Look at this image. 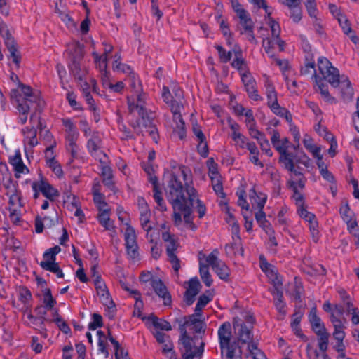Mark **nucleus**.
Here are the masks:
<instances>
[{
	"instance_id": "f3484780",
	"label": "nucleus",
	"mask_w": 359,
	"mask_h": 359,
	"mask_svg": "<svg viewBox=\"0 0 359 359\" xmlns=\"http://www.w3.org/2000/svg\"><path fill=\"white\" fill-rule=\"evenodd\" d=\"M135 95L136 97V102H135L134 100H132L131 98H128L129 111L130 112L137 111L140 118H145L147 116H149L147 111L144 107L146 95L144 93H139L135 94Z\"/></svg>"
},
{
	"instance_id": "f704fd0d",
	"label": "nucleus",
	"mask_w": 359,
	"mask_h": 359,
	"mask_svg": "<svg viewBox=\"0 0 359 359\" xmlns=\"http://www.w3.org/2000/svg\"><path fill=\"white\" fill-rule=\"evenodd\" d=\"M234 60L231 63L233 67L240 71L241 74L243 72H247L246 64L243 57L242 52L240 50H233Z\"/></svg>"
},
{
	"instance_id": "9d476101",
	"label": "nucleus",
	"mask_w": 359,
	"mask_h": 359,
	"mask_svg": "<svg viewBox=\"0 0 359 359\" xmlns=\"http://www.w3.org/2000/svg\"><path fill=\"white\" fill-rule=\"evenodd\" d=\"M236 15L239 18L241 34H245L250 43L255 42V38L253 34V22L250 18L249 13L243 9L236 12Z\"/></svg>"
},
{
	"instance_id": "58836bf2",
	"label": "nucleus",
	"mask_w": 359,
	"mask_h": 359,
	"mask_svg": "<svg viewBox=\"0 0 359 359\" xmlns=\"http://www.w3.org/2000/svg\"><path fill=\"white\" fill-rule=\"evenodd\" d=\"M69 69L72 74L76 80H78V81H82V80L85 79V76L87 74L86 69H81L80 64L76 61L72 62V64L69 65Z\"/></svg>"
},
{
	"instance_id": "6e6552de",
	"label": "nucleus",
	"mask_w": 359,
	"mask_h": 359,
	"mask_svg": "<svg viewBox=\"0 0 359 359\" xmlns=\"http://www.w3.org/2000/svg\"><path fill=\"white\" fill-rule=\"evenodd\" d=\"M318 67L323 80L327 81L333 87H338L339 72L326 57H320L318 59Z\"/></svg>"
},
{
	"instance_id": "412c9836",
	"label": "nucleus",
	"mask_w": 359,
	"mask_h": 359,
	"mask_svg": "<svg viewBox=\"0 0 359 359\" xmlns=\"http://www.w3.org/2000/svg\"><path fill=\"white\" fill-rule=\"evenodd\" d=\"M206 255L203 254L202 252H200L198 254L199 259V272L201 278L203 282L207 287H210L212 283V279L211 278V275L209 272V266L210 264L206 262L203 263V259L205 260Z\"/></svg>"
},
{
	"instance_id": "c756f323",
	"label": "nucleus",
	"mask_w": 359,
	"mask_h": 359,
	"mask_svg": "<svg viewBox=\"0 0 359 359\" xmlns=\"http://www.w3.org/2000/svg\"><path fill=\"white\" fill-rule=\"evenodd\" d=\"M10 163L13 167L15 172V176L17 178H20L21 174H25L28 172V169L23 163L20 155H15L11 158Z\"/></svg>"
},
{
	"instance_id": "680f3d73",
	"label": "nucleus",
	"mask_w": 359,
	"mask_h": 359,
	"mask_svg": "<svg viewBox=\"0 0 359 359\" xmlns=\"http://www.w3.org/2000/svg\"><path fill=\"white\" fill-rule=\"evenodd\" d=\"M300 73L302 75H312V79L314 80V75H317L315 69L314 61L306 62L303 67H302Z\"/></svg>"
},
{
	"instance_id": "7c9ffc66",
	"label": "nucleus",
	"mask_w": 359,
	"mask_h": 359,
	"mask_svg": "<svg viewBox=\"0 0 359 359\" xmlns=\"http://www.w3.org/2000/svg\"><path fill=\"white\" fill-rule=\"evenodd\" d=\"M250 199L252 207L256 206V208L259 210L264 208L267 196L262 193L257 194L254 189H252L250 190Z\"/></svg>"
},
{
	"instance_id": "5701e85b",
	"label": "nucleus",
	"mask_w": 359,
	"mask_h": 359,
	"mask_svg": "<svg viewBox=\"0 0 359 359\" xmlns=\"http://www.w3.org/2000/svg\"><path fill=\"white\" fill-rule=\"evenodd\" d=\"M61 249L58 245H55L53 248H49L43 253V260L40 262L41 267L47 270V266H45L48 264L49 266H52L53 264H56L55 262L56 255L60 252Z\"/></svg>"
},
{
	"instance_id": "9b49d317",
	"label": "nucleus",
	"mask_w": 359,
	"mask_h": 359,
	"mask_svg": "<svg viewBox=\"0 0 359 359\" xmlns=\"http://www.w3.org/2000/svg\"><path fill=\"white\" fill-rule=\"evenodd\" d=\"M125 245L128 257L132 259L138 257V245L135 229L128 226L124 233Z\"/></svg>"
},
{
	"instance_id": "2f4dec72",
	"label": "nucleus",
	"mask_w": 359,
	"mask_h": 359,
	"mask_svg": "<svg viewBox=\"0 0 359 359\" xmlns=\"http://www.w3.org/2000/svg\"><path fill=\"white\" fill-rule=\"evenodd\" d=\"M314 82L316 83L321 95L328 102H335V99L332 97L328 91L327 86L324 83V81L318 75H314Z\"/></svg>"
},
{
	"instance_id": "393cba45",
	"label": "nucleus",
	"mask_w": 359,
	"mask_h": 359,
	"mask_svg": "<svg viewBox=\"0 0 359 359\" xmlns=\"http://www.w3.org/2000/svg\"><path fill=\"white\" fill-rule=\"evenodd\" d=\"M226 253L228 256H233L239 255H243L244 250L242 246L241 240L239 236L237 238L233 236V242L225 246Z\"/></svg>"
},
{
	"instance_id": "dca6fc26",
	"label": "nucleus",
	"mask_w": 359,
	"mask_h": 359,
	"mask_svg": "<svg viewBox=\"0 0 359 359\" xmlns=\"http://www.w3.org/2000/svg\"><path fill=\"white\" fill-rule=\"evenodd\" d=\"M297 212L301 218L304 219L306 222L309 223V229L311 233V236L313 241L316 243L318 241V222L316 219L315 215L307 211L305 209L304 206L298 208Z\"/></svg>"
},
{
	"instance_id": "39448f33",
	"label": "nucleus",
	"mask_w": 359,
	"mask_h": 359,
	"mask_svg": "<svg viewBox=\"0 0 359 359\" xmlns=\"http://www.w3.org/2000/svg\"><path fill=\"white\" fill-rule=\"evenodd\" d=\"M175 97H173L174 103L171 104V111L173 114L174 131L176 132L180 139H183L186 134L185 123L182 118L180 111L182 107L181 102L183 98V93L179 88H175L173 90Z\"/></svg>"
},
{
	"instance_id": "8fccbe9b",
	"label": "nucleus",
	"mask_w": 359,
	"mask_h": 359,
	"mask_svg": "<svg viewBox=\"0 0 359 359\" xmlns=\"http://www.w3.org/2000/svg\"><path fill=\"white\" fill-rule=\"evenodd\" d=\"M7 196H9V208H17L20 209L23 207L21 200V194L18 189L15 190V193L9 194Z\"/></svg>"
},
{
	"instance_id": "72a5a7b5",
	"label": "nucleus",
	"mask_w": 359,
	"mask_h": 359,
	"mask_svg": "<svg viewBox=\"0 0 359 359\" xmlns=\"http://www.w3.org/2000/svg\"><path fill=\"white\" fill-rule=\"evenodd\" d=\"M338 21L344 34L351 39V41L353 43L356 44L358 41V38L353 34L351 24L346 19V16L341 15L338 18Z\"/></svg>"
},
{
	"instance_id": "bf43d9fd",
	"label": "nucleus",
	"mask_w": 359,
	"mask_h": 359,
	"mask_svg": "<svg viewBox=\"0 0 359 359\" xmlns=\"http://www.w3.org/2000/svg\"><path fill=\"white\" fill-rule=\"evenodd\" d=\"M112 69L114 72L124 74L127 76L134 73L133 68L130 65L122 62L112 65Z\"/></svg>"
},
{
	"instance_id": "a211bd4d",
	"label": "nucleus",
	"mask_w": 359,
	"mask_h": 359,
	"mask_svg": "<svg viewBox=\"0 0 359 359\" xmlns=\"http://www.w3.org/2000/svg\"><path fill=\"white\" fill-rule=\"evenodd\" d=\"M241 80L249 97L255 101L260 100L262 97L257 93L256 81L251 74L249 72L242 73Z\"/></svg>"
},
{
	"instance_id": "774afa93",
	"label": "nucleus",
	"mask_w": 359,
	"mask_h": 359,
	"mask_svg": "<svg viewBox=\"0 0 359 359\" xmlns=\"http://www.w3.org/2000/svg\"><path fill=\"white\" fill-rule=\"evenodd\" d=\"M258 142L260 145L261 149L264 152H265V154L268 156H271L273 155V152L270 149L269 141L267 140L264 135H261V137L259 140Z\"/></svg>"
},
{
	"instance_id": "de8ad7c7",
	"label": "nucleus",
	"mask_w": 359,
	"mask_h": 359,
	"mask_svg": "<svg viewBox=\"0 0 359 359\" xmlns=\"http://www.w3.org/2000/svg\"><path fill=\"white\" fill-rule=\"evenodd\" d=\"M97 294L100 298V301L103 304V305L106 306L109 309L114 308L115 306V304L113 302L107 288L104 290L97 292Z\"/></svg>"
},
{
	"instance_id": "864d4df0",
	"label": "nucleus",
	"mask_w": 359,
	"mask_h": 359,
	"mask_svg": "<svg viewBox=\"0 0 359 359\" xmlns=\"http://www.w3.org/2000/svg\"><path fill=\"white\" fill-rule=\"evenodd\" d=\"M67 53L70 55L72 62L79 61L83 57V50L81 46H71V48L67 50Z\"/></svg>"
},
{
	"instance_id": "423d86ee",
	"label": "nucleus",
	"mask_w": 359,
	"mask_h": 359,
	"mask_svg": "<svg viewBox=\"0 0 359 359\" xmlns=\"http://www.w3.org/2000/svg\"><path fill=\"white\" fill-rule=\"evenodd\" d=\"M162 239L165 243L166 254L169 262L172 264L174 271L177 273L180 268V262L175 254L180 247L177 238L169 231L162 233Z\"/></svg>"
},
{
	"instance_id": "a18cd8bd",
	"label": "nucleus",
	"mask_w": 359,
	"mask_h": 359,
	"mask_svg": "<svg viewBox=\"0 0 359 359\" xmlns=\"http://www.w3.org/2000/svg\"><path fill=\"white\" fill-rule=\"evenodd\" d=\"M303 143L305 148L313 154V157L320 153L321 148L313 144V140L309 135H304Z\"/></svg>"
},
{
	"instance_id": "0eeeda50",
	"label": "nucleus",
	"mask_w": 359,
	"mask_h": 359,
	"mask_svg": "<svg viewBox=\"0 0 359 359\" xmlns=\"http://www.w3.org/2000/svg\"><path fill=\"white\" fill-rule=\"evenodd\" d=\"M280 154V162L283 165L286 170L290 172V180L298 178L299 187L301 189H303L305 187L306 179L304 175L302 168L300 166H297V169H296L294 158L292 154L287 151Z\"/></svg>"
},
{
	"instance_id": "c85d7f7f",
	"label": "nucleus",
	"mask_w": 359,
	"mask_h": 359,
	"mask_svg": "<svg viewBox=\"0 0 359 359\" xmlns=\"http://www.w3.org/2000/svg\"><path fill=\"white\" fill-rule=\"evenodd\" d=\"M149 182L153 185V192H154V198L156 203L158 204V207L161 210H165L166 207L165 205V203L163 201V197H162V193L159 190L158 184V179L156 177H151L149 178Z\"/></svg>"
},
{
	"instance_id": "0e129e2a",
	"label": "nucleus",
	"mask_w": 359,
	"mask_h": 359,
	"mask_svg": "<svg viewBox=\"0 0 359 359\" xmlns=\"http://www.w3.org/2000/svg\"><path fill=\"white\" fill-rule=\"evenodd\" d=\"M348 312L352 314L351 321L354 325L359 323V310L357 308L353 307V304L350 302L346 303Z\"/></svg>"
},
{
	"instance_id": "c9c22d12",
	"label": "nucleus",
	"mask_w": 359,
	"mask_h": 359,
	"mask_svg": "<svg viewBox=\"0 0 359 359\" xmlns=\"http://www.w3.org/2000/svg\"><path fill=\"white\" fill-rule=\"evenodd\" d=\"M309 319L314 332H318V330L326 329L324 324L322 323L321 319L317 316L316 308L311 309L309 316Z\"/></svg>"
},
{
	"instance_id": "49530a36",
	"label": "nucleus",
	"mask_w": 359,
	"mask_h": 359,
	"mask_svg": "<svg viewBox=\"0 0 359 359\" xmlns=\"http://www.w3.org/2000/svg\"><path fill=\"white\" fill-rule=\"evenodd\" d=\"M340 214L343 220L347 224L355 221L354 219V213L351 210L348 203L346 202L340 208Z\"/></svg>"
},
{
	"instance_id": "f03ea898",
	"label": "nucleus",
	"mask_w": 359,
	"mask_h": 359,
	"mask_svg": "<svg viewBox=\"0 0 359 359\" xmlns=\"http://www.w3.org/2000/svg\"><path fill=\"white\" fill-rule=\"evenodd\" d=\"M11 99L13 103L16 104L20 114L18 122L22 125L26 123L27 114L32 107L34 106L36 110H40L43 106V101L41 98L39 91L23 83H20L18 88L11 90Z\"/></svg>"
},
{
	"instance_id": "37998d69",
	"label": "nucleus",
	"mask_w": 359,
	"mask_h": 359,
	"mask_svg": "<svg viewBox=\"0 0 359 359\" xmlns=\"http://www.w3.org/2000/svg\"><path fill=\"white\" fill-rule=\"evenodd\" d=\"M268 24L271 28L272 36L276 39V45H283V41L279 38L280 27L278 22L275 21L272 18H269Z\"/></svg>"
},
{
	"instance_id": "09e8293b",
	"label": "nucleus",
	"mask_w": 359,
	"mask_h": 359,
	"mask_svg": "<svg viewBox=\"0 0 359 359\" xmlns=\"http://www.w3.org/2000/svg\"><path fill=\"white\" fill-rule=\"evenodd\" d=\"M97 69H99L100 74H106L107 71V59L99 55L97 53H93Z\"/></svg>"
},
{
	"instance_id": "b1692460",
	"label": "nucleus",
	"mask_w": 359,
	"mask_h": 359,
	"mask_svg": "<svg viewBox=\"0 0 359 359\" xmlns=\"http://www.w3.org/2000/svg\"><path fill=\"white\" fill-rule=\"evenodd\" d=\"M344 100H350L353 95V89L348 78L345 75L339 76V86Z\"/></svg>"
},
{
	"instance_id": "473e14b6",
	"label": "nucleus",
	"mask_w": 359,
	"mask_h": 359,
	"mask_svg": "<svg viewBox=\"0 0 359 359\" xmlns=\"http://www.w3.org/2000/svg\"><path fill=\"white\" fill-rule=\"evenodd\" d=\"M317 335L318 346L320 351H327L329 345L330 334L326 329L318 330L315 332Z\"/></svg>"
},
{
	"instance_id": "ea45409f",
	"label": "nucleus",
	"mask_w": 359,
	"mask_h": 359,
	"mask_svg": "<svg viewBox=\"0 0 359 359\" xmlns=\"http://www.w3.org/2000/svg\"><path fill=\"white\" fill-rule=\"evenodd\" d=\"M262 269L266 273V276L271 280L272 283L276 285H280L282 284L281 280L278 276L277 272L273 269V267L267 263L264 265L261 266Z\"/></svg>"
},
{
	"instance_id": "1a4fd4ad",
	"label": "nucleus",
	"mask_w": 359,
	"mask_h": 359,
	"mask_svg": "<svg viewBox=\"0 0 359 359\" xmlns=\"http://www.w3.org/2000/svg\"><path fill=\"white\" fill-rule=\"evenodd\" d=\"M219 251L215 249L212 252L206 256L205 262L212 267L219 278L224 280H228L230 275V269L227 265L218 258Z\"/></svg>"
},
{
	"instance_id": "603ef678",
	"label": "nucleus",
	"mask_w": 359,
	"mask_h": 359,
	"mask_svg": "<svg viewBox=\"0 0 359 359\" xmlns=\"http://www.w3.org/2000/svg\"><path fill=\"white\" fill-rule=\"evenodd\" d=\"M127 80L129 81L130 87L135 94L142 92L141 83L135 72L127 76Z\"/></svg>"
},
{
	"instance_id": "bb28decb",
	"label": "nucleus",
	"mask_w": 359,
	"mask_h": 359,
	"mask_svg": "<svg viewBox=\"0 0 359 359\" xmlns=\"http://www.w3.org/2000/svg\"><path fill=\"white\" fill-rule=\"evenodd\" d=\"M264 86L266 88V94L267 97V104L269 107H271L273 105L278 104L277 93L272 82L268 77L266 78L264 82Z\"/></svg>"
},
{
	"instance_id": "6ab92c4d",
	"label": "nucleus",
	"mask_w": 359,
	"mask_h": 359,
	"mask_svg": "<svg viewBox=\"0 0 359 359\" xmlns=\"http://www.w3.org/2000/svg\"><path fill=\"white\" fill-rule=\"evenodd\" d=\"M32 187V189L39 188L43 195L51 201L59 196L58 191L55 189L49 183L42 180L33 182Z\"/></svg>"
},
{
	"instance_id": "ddd939ff",
	"label": "nucleus",
	"mask_w": 359,
	"mask_h": 359,
	"mask_svg": "<svg viewBox=\"0 0 359 359\" xmlns=\"http://www.w3.org/2000/svg\"><path fill=\"white\" fill-rule=\"evenodd\" d=\"M87 147L90 154L100 163H107V156L101 151V137L97 133H94L88 140Z\"/></svg>"
},
{
	"instance_id": "052dcab7",
	"label": "nucleus",
	"mask_w": 359,
	"mask_h": 359,
	"mask_svg": "<svg viewBox=\"0 0 359 359\" xmlns=\"http://www.w3.org/2000/svg\"><path fill=\"white\" fill-rule=\"evenodd\" d=\"M43 302L48 309H52L56 304V300L53 297L51 291L48 288L44 290Z\"/></svg>"
},
{
	"instance_id": "a878e982",
	"label": "nucleus",
	"mask_w": 359,
	"mask_h": 359,
	"mask_svg": "<svg viewBox=\"0 0 359 359\" xmlns=\"http://www.w3.org/2000/svg\"><path fill=\"white\" fill-rule=\"evenodd\" d=\"M287 6L292 11L290 17L294 22H298L302 19V9L300 8L301 0H288L283 4Z\"/></svg>"
},
{
	"instance_id": "4d7b16f0",
	"label": "nucleus",
	"mask_w": 359,
	"mask_h": 359,
	"mask_svg": "<svg viewBox=\"0 0 359 359\" xmlns=\"http://www.w3.org/2000/svg\"><path fill=\"white\" fill-rule=\"evenodd\" d=\"M248 351L253 359H266V355L257 348L255 342H252L248 345Z\"/></svg>"
},
{
	"instance_id": "cd10ccee",
	"label": "nucleus",
	"mask_w": 359,
	"mask_h": 359,
	"mask_svg": "<svg viewBox=\"0 0 359 359\" xmlns=\"http://www.w3.org/2000/svg\"><path fill=\"white\" fill-rule=\"evenodd\" d=\"M287 184L293 191L292 198L296 202L297 209L304 206L303 195L298 190V188H300L298 184V178L289 180Z\"/></svg>"
},
{
	"instance_id": "4be33fe9",
	"label": "nucleus",
	"mask_w": 359,
	"mask_h": 359,
	"mask_svg": "<svg viewBox=\"0 0 359 359\" xmlns=\"http://www.w3.org/2000/svg\"><path fill=\"white\" fill-rule=\"evenodd\" d=\"M151 286L155 292L163 299L165 305H170L171 303V297L168 292L167 288L159 278L151 280Z\"/></svg>"
},
{
	"instance_id": "69168bd1",
	"label": "nucleus",
	"mask_w": 359,
	"mask_h": 359,
	"mask_svg": "<svg viewBox=\"0 0 359 359\" xmlns=\"http://www.w3.org/2000/svg\"><path fill=\"white\" fill-rule=\"evenodd\" d=\"M151 213L147 215H140V221L142 226V228L149 233V231L152 229V226L151 224ZM149 234L147 235L148 237Z\"/></svg>"
},
{
	"instance_id": "79ce46f5",
	"label": "nucleus",
	"mask_w": 359,
	"mask_h": 359,
	"mask_svg": "<svg viewBox=\"0 0 359 359\" xmlns=\"http://www.w3.org/2000/svg\"><path fill=\"white\" fill-rule=\"evenodd\" d=\"M346 319L343 318V320L341 322H337L333 325L334 327V332L333 337L336 340H341L345 338V332L344 329L346 328Z\"/></svg>"
},
{
	"instance_id": "338daca9",
	"label": "nucleus",
	"mask_w": 359,
	"mask_h": 359,
	"mask_svg": "<svg viewBox=\"0 0 359 359\" xmlns=\"http://www.w3.org/2000/svg\"><path fill=\"white\" fill-rule=\"evenodd\" d=\"M8 49L10 53V57L12 59L13 62L16 65V66L19 67L21 60L20 53L16 48V46H8Z\"/></svg>"
},
{
	"instance_id": "4468645a",
	"label": "nucleus",
	"mask_w": 359,
	"mask_h": 359,
	"mask_svg": "<svg viewBox=\"0 0 359 359\" xmlns=\"http://www.w3.org/2000/svg\"><path fill=\"white\" fill-rule=\"evenodd\" d=\"M29 123V126H25L22 129L21 133L23 135V143L25 147L32 149L39 144L37 130L34 126V115L30 116Z\"/></svg>"
},
{
	"instance_id": "c03bdc74",
	"label": "nucleus",
	"mask_w": 359,
	"mask_h": 359,
	"mask_svg": "<svg viewBox=\"0 0 359 359\" xmlns=\"http://www.w3.org/2000/svg\"><path fill=\"white\" fill-rule=\"evenodd\" d=\"M109 339L111 343L114 345L115 348V357L116 359H130L128 356V353L126 352L121 346L119 343L111 336L110 332H109Z\"/></svg>"
},
{
	"instance_id": "20e7f679",
	"label": "nucleus",
	"mask_w": 359,
	"mask_h": 359,
	"mask_svg": "<svg viewBox=\"0 0 359 359\" xmlns=\"http://www.w3.org/2000/svg\"><path fill=\"white\" fill-rule=\"evenodd\" d=\"M180 343L182 345L183 359H201L204 351L205 343L199 341L197 337L191 338L184 328H181Z\"/></svg>"
},
{
	"instance_id": "3c124183",
	"label": "nucleus",
	"mask_w": 359,
	"mask_h": 359,
	"mask_svg": "<svg viewBox=\"0 0 359 359\" xmlns=\"http://www.w3.org/2000/svg\"><path fill=\"white\" fill-rule=\"evenodd\" d=\"M270 109L276 115L284 117L288 122L292 121L291 114L285 108L280 107L278 103L270 107Z\"/></svg>"
},
{
	"instance_id": "13d9d810",
	"label": "nucleus",
	"mask_w": 359,
	"mask_h": 359,
	"mask_svg": "<svg viewBox=\"0 0 359 359\" xmlns=\"http://www.w3.org/2000/svg\"><path fill=\"white\" fill-rule=\"evenodd\" d=\"M27 319H29L31 321V323L33 325L39 326L40 327L42 328L43 332H41V334L46 338V330L43 328L41 325H43L45 321H48V320H47L44 316H42L39 318L34 317L31 313H28L27 314ZM49 322H51V320H49Z\"/></svg>"
},
{
	"instance_id": "f8f14e48",
	"label": "nucleus",
	"mask_w": 359,
	"mask_h": 359,
	"mask_svg": "<svg viewBox=\"0 0 359 359\" xmlns=\"http://www.w3.org/2000/svg\"><path fill=\"white\" fill-rule=\"evenodd\" d=\"M137 134L144 135L145 133H148L155 142H157L158 135L157 128L153 124L151 119L147 116L145 118H140L137 121V126H133Z\"/></svg>"
},
{
	"instance_id": "a19ab883",
	"label": "nucleus",
	"mask_w": 359,
	"mask_h": 359,
	"mask_svg": "<svg viewBox=\"0 0 359 359\" xmlns=\"http://www.w3.org/2000/svg\"><path fill=\"white\" fill-rule=\"evenodd\" d=\"M110 210L100 211L97 215L100 224L105 229V230H111L114 228L113 222L109 217Z\"/></svg>"
},
{
	"instance_id": "7ed1b4c3",
	"label": "nucleus",
	"mask_w": 359,
	"mask_h": 359,
	"mask_svg": "<svg viewBox=\"0 0 359 359\" xmlns=\"http://www.w3.org/2000/svg\"><path fill=\"white\" fill-rule=\"evenodd\" d=\"M218 337L222 353H225L228 359H241L242 351L236 342H231V325L230 323H224L218 330Z\"/></svg>"
},
{
	"instance_id": "2eb2a0df",
	"label": "nucleus",
	"mask_w": 359,
	"mask_h": 359,
	"mask_svg": "<svg viewBox=\"0 0 359 359\" xmlns=\"http://www.w3.org/2000/svg\"><path fill=\"white\" fill-rule=\"evenodd\" d=\"M233 326L235 330L237 331L238 339L241 343L248 344L249 345L250 343L253 342L251 332L252 326H247L238 318H234Z\"/></svg>"
},
{
	"instance_id": "e2e57ef3",
	"label": "nucleus",
	"mask_w": 359,
	"mask_h": 359,
	"mask_svg": "<svg viewBox=\"0 0 359 359\" xmlns=\"http://www.w3.org/2000/svg\"><path fill=\"white\" fill-rule=\"evenodd\" d=\"M219 27L222 34L226 38L227 45H231V32L228 24L222 19L219 22Z\"/></svg>"
},
{
	"instance_id": "6e6d98bb",
	"label": "nucleus",
	"mask_w": 359,
	"mask_h": 359,
	"mask_svg": "<svg viewBox=\"0 0 359 359\" xmlns=\"http://www.w3.org/2000/svg\"><path fill=\"white\" fill-rule=\"evenodd\" d=\"M63 124L65 127L66 137H79V132L69 119L63 120Z\"/></svg>"
},
{
	"instance_id": "5fc2aeb1",
	"label": "nucleus",
	"mask_w": 359,
	"mask_h": 359,
	"mask_svg": "<svg viewBox=\"0 0 359 359\" xmlns=\"http://www.w3.org/2000/svg\"><path fill=\"white\" fill-rule=\"evenodd\" d=\"M149 319L151 320L153 325L157 328L166 331H169L172 329L170 323L165 320L158 318L154 316H149Z\"/></svg>"
},
{
	"instance_id": "e433bc0d",
	"label": "nucleus",
	"mask_w": 359,
	"mask_h": 359,
	"mask_svg": "<svg viewBox=\"0 0 359 359\" xmlns=\"http://www.w3.org/2000/svg\"><path fill=\"white\" fill-rule=\"evenodd\" d=\"M93 201L95 204L96 205L99 212L110 210L108 207L107 203L104 201V196L103 194L100 193L99 190L94 187L93 189Z\"/></svg>"
},
{
	"instance_id": "4c0bfd02",
	"label": "nucleus",
	"mask_w": 359,
	"mask_h": 359,
	"mask_svg": "<svg viewBox=\"0 0 359 359\" xmlns=\"http://www.w3.org/2000/svg\"><path fill=\"white\" fill-rule=\"evenodd\" d=\"M306 351L308 359H331L326 351H318L310 343L307 344Z\"/></svg>"
},
{
	"instance_id": "f257e3e1",
	"label": "nucleus",
	"mask_w": 359,
	"mask_h": 359,
	"mask_svg": "<svg viewBox=\"0 0 359 359\" xmlns=\"http://www.w3.org/2000/svg\"><path fill=\"white\" fill-rule=\"evenodd\" d=\"M192 182L191 170L184 166L172 167L169 175L167 198L174 209L173 219L176 225L182 221L180 212L186 223H192L191 207L196 198V189L189 185Z\"/></svg>"
},
{
	"instance_id": "aec40b11",
	"label": "nucleus",
	"mask_w": 359,
	"mask_h": 359,
	"mask_svg": "<svg viewBox=\"0 0 359 359\" xmlns=\"http://www.w3.org/2000/svg\"><path fill=\"white\" fill-rule=\"evenodd\" d=\"M201 284L197 278H191L189 283V287L184 294V302L188 306L193 304L195 297L200 291Z\"/></svg>"
}]
</instances>
